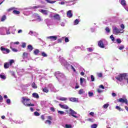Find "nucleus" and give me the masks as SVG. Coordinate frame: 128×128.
<instances>
[{
	"label": "nucleus",
	"instance_id": "obj_21",
	"mask_svg": "<svg viewBox=\"0 0 128 128\" xmlns=\"http://www.w3.org/2000/svg\"><path fill=\"white\" fill-rule=\"evenodd\" d=\"M28 54L26 52H24L22 54V58H28Z\"/></svg>",
	"mask_w": 128,
	"mask_h": 128
},
{
	"label": "nucleus",
	"instance_id": "obj_15",
	"mask_svg": "<svg viewBox=\"0 0 128 128\" xmlns=\"http://www.w3.org/2000/svg\"><path fill=\"white\" fill-rule=\"evenodd\" d=\"M67 16L68 18H72V10H69L67 12Z\"/></svg>",
	"mask_w": 128,
	"mask_h": 128
},
{
	"label": "nucleus",
	"instance_id": "obj_18",
	"mask_svg": "<svg viewBox=\"0 0 128 128\" xmlns=\"http://www.w3.org/2000/svg\"><path fill=\"white\" fill-rule=\"evenodd\" d=\"M28 50H29V52H32L34 50V48L32 45H28Z\"/></svg>",
	"mask_w": 128,
	"mask_h": 128
},
{
	"label": "nucleus",
	"instance_id": "obj_16",
	"mask_svg": "<svg viewBox=\"0 0 128 128\" xmlns=\"http://www.w3.org/2000/svg\"><path fill=\"white\" fill-rule=\"evenodd\" d=\"M33 98H39L40 96H38V94L36 92H34L32 94Z\"/></svg>",
	"mask_w": 128,
	"mask_h": 128
},
{
	"label": "nucleus",
	"instance_id": "obj_60",
	"mask_svg": "<svg viewBox=\"0 0 128 128\" xmlns=\"http://www.w3.org/2000/svg\"><path fill=\"white\" fill-rule=\"evenodd\" d=\"M87 120H88V122H94L92 120V118H88Z\"/></svg>",
	"mask_w": 128,
	"mask_h": 128
},
{
	"label": "nucleus",
	"instance_id": "obj_58",
	"mask_svg": "<svg viewBox=\"0 0 128 128\" xmlns=\"http://www.w3.org/2000/svg\"><path fill=\"white\" fill-rule=\"evenodd\" d=\"M50 110H52V112H53L56 111V110H54V108L53 107H51L50 108Z\"/></svg>",
	"mask_w": 128,
	"mask_h": 128
},
{
	"label": "nucleus",
	"instance_id": "obj_61",
	"mask_svg": "<svg viewBox=\"0 0 128 128\" xmlns=\"http://www.w3.org/2000/svg\"><path fill=\"white\" fill-rule=\"evenodd\" d=\"M6 104H10V100L8 99L6 101Z\"/></svg>",
	"mask_w": 128,
	"mask_h": 128
},
{
	"label": "nucleus",
	"instance_id": "obj_51",
	"mask_svg": "<svg viewBox=\"0 0 128 128\" xmlns=\"http://www.w3.org/2000/svg\"><path fill=\"white\" fill-rule=\"evenodd\" d=\"M42 56L44 57L48 56L46 55V53H44V52H42Z\"/></svg>",
	"mask_w": 128,
	"mask_h": 128
},
{
	"label": "nucleus",
	"instance_id": "obj_8",
	"mask_svg": "<svg viewBox=\"0 0 128 128\" xmlns=\"http://www.w3.org/2000/svg\"><path fill=\"white\" fill-rule=\"evenodd\" d=\"M47 38L50 40H58V36H50L47 37Z\"/></svg>",
	"mask_w": 128,
	"mask_h": 128
},
{
	"label": "nucleus",
	"instance_id": "obj_31",
	"mask_svg": "<svg viewBox=\"0 0 128 128\" xmlns=\"http://www.w3.org/2000/svg\"><path fill=\"white\" fill-rule=\"evenodd\" d=\"M108 106H110V104L107 103L103 106V108H108Z\"/></svg>",
	"mask_w": 128,
	"mask_h": 128
},
{
	"label": "nucleus",
	"instance_id": "obj_33",
	"mask_svg": "<svg viewBox=\"0 0 128 128\" xmlns=\"http://www.w3.org/2000/svg\"><path fill=\"white\" fill-rule=\"evenodd\" d=\"M84 94V89H80V90H79L78 94Z\"/></svg>",
	"mask_w": 128,
	"mask_h": 128
},
{
	"label": "nucleus",
	"instance_id": "obj_6",
	"mask_svg": "<svg viewBox=\"0 0 128 128\" xmlns=\"http://www.w3.org/2000/svg\"><path fill=\"white\" fill-rule=\"evenodd\" d=\"M70 114L72 116H74V118H78V116L74 115V114H76V112H74V110H72V108H70Z\"/></svg>",
	"mask_w": 128,
	"mask_h": 128
},
{
	"label": "nucleus",
	"instance_id": "obj_64",
	"mask_svg": "<svg viewBox=\"0 0 128 128\" xmlns=\"http://www.w3.org/2000/svg\"><path fill=\"white\" fill-rule=\"evenodd\" d=\"M40 8V6H33V8Z\"/></svg>",
	"mask_w": 128,
	"mask_h": 128
},
{
	"label": "nucleus",
	"instance_id": "obj_55",
	"mask_svg": "<svg viewBox=\"0 0 128 128\" xmlns=\"http://www.w3.org/2000/svg\"><path fill=\"white\" fill-rule=\"evenodd\" d=\"M97 92L98 94H100L101 92H102L103 90H100V89H98Z\"/></svg>",
	"mask_w": 128,
	"mask_h": 128
},
{
	"label": "nucleus",
	"instance_id": "obj_28",
	"mask_svg": "<svg viewBox=\"0 0 128 128\" xmlns=\"http://www.w3.org/2000/svg\"><path fill=\"white\" fill-rule=\"evenodd\" d=\"M84 78H80V84L81 86H82V84H84Z\"/></svg>",
	"mask_w": 128,
	"mask_h": 128
},
{
	"label": "nucleus",
	"instance_id": "obj_39",
	"mask_svg": "<svg viewBox=\"0 0 128 128\" xmlns=\"http://www.w3.org/2000/svg\"><path fill=\"white\" fill-rule=\"evenodd\" d=\"M98 127V125L96 124H93L91 126L92 128H96Z\"/></svg>",
	"mask_w": 128,
	"mask_h": 128
},
{
	"label": "nucleus",
	"instance_id": "obj_17",
	"mask_svg": "<svg viewBox=\"0 0 128 128\" xmlns=\"http://www.w3.org/2000/svg\"><path fill=\"white\" fill-rule=\"evenodd\" d=\"M10 63L8 62H5L4 63V68L6 69V68H10Z\"/></svg>",
	"mask_w": 128,
	"mask_h": 128
},
{
	"label": "nucleus",
	"instance_id": "obj_57",
	"mask_svg": "<svg viewBox=\"0 0 128 128\" xmlns=\"http://www.w3.org/2000/svg\"><path fill=\"white\" fill-rule=\"evenodd\" d=\"M70 42V40H68V38H65V42Z\"/></svg>",
	"mask_w": 128,
	"mask_h": 128
},
{
	"label": "nucleus",
	"instance_id": "obj_37",
	"mask_svg": "<svg viewBox=\"0 0 128 128\" xmlns=\"http://www.w3.org/2000/svg\"><path fill=\"white\" fill-rule=\"evenodd\" d=\"M34 115L36 116H40V114L38 113V112H34Z\"/></svg>",
	"mask_w": 128,
	"mask_h": 128
},
{
	"label": "nucleus",
	"instance_id": "obj_4",
	"mask_svg": "<svg viewBox=\"0 0 128 128\" xmlns=\"http://www.w3.org/2000/svg\"><path fill=\"white\" fill-rule=\"evenodd\" d=\"M116 78L118 82H122L124 80V74H120L118 76L116 77Z\"/></svg>",
	"mask_w": 128,
	"mask_h": 128
},
{
	"label": "nucleus",
	"instance_id": "obj_11",
	"mask_svg": "<svg viewBox=\"0 0 128 128\" xmlns=\"http://www.w3.org/2000/svg\"><path fill=\"white\" fill-rule=\"evenodd\" d=\"M59 106L61 108H64V110H68V106L66 104H59Z\"/></svg>",
	"mask_w": 128,
	"mask_h": 128
},
{
	"label": "nucleus",
	"instance_id": "obj_50",
	"mask_svg": "<svg viewBox=\"0 0 128 128\" xmlns=\"http://www.w3.org/2000/svg\"><path fill=\"white\" fill-rule=\"evenodd\" d=\"M58 44H60V42H62V38H59L58 40Z\"/></svg>",
	"mask_w": 128,
	"mask_h": 128
},
{
	"label": "nucleus",
	"instance_id": "obj_23",
	"mask_svg": "<svg viewBox=\"0 0 128 128\" xmlns=\"http://www.w3.org/2000/svg\"><path fill=\"white\" fill-rule=\"evenodd\" d=\"M0 78L2 80H6V76L4 75V73L0 74Z\"/></svg>",
	"mask_w": 128,
	"mask_h": 128
},
{
	"label": "nucleus",
	"instance_id": "obj_3",
	"mask_svg": "<svg viewBox=\"0 0 128 128\" xmlns=\"http://www.w3.org/2000/svg\"><path fill=\"white\" fill-rule=\"evenodd\" d=\"M117 102H120L121 104H126L127 106H128V100L126 98H120L117 100Z\"/></svg>",
	"mask_w": 128,
	"mask_h": 128
},
{
	"label": "nucleus",
	"instance_id": "obj_46",
	"mask_svg": "<svg viewBox=\"0 0 128 128\" xmlns=\"http://www.w3.org/2000/svg\"><path fill=\"white\" fill-rule=\"evenodd\" d=\"M16 10V8L14 7L10 8L8 9V12H10V10Z\"/></svg>",
	"mask_w": 128,
	"mask_h": 128
},
{
	"label": "nucleus",
	"instance_id": "obj_42",
	"mask_svg": "<svg viewBox=\"0 0 128 128\" xmlns=\"http://www.w3.org/2000/svg\"><path fill=\"white\" fill-rule=\"evenodd\" d=\"M110 38H111L112 42H114V35H111L110 36Z\"/></svg>",
	"mask_w": 128,
	"mask_h": 128
},
{
	"label": "nucleus",
	"instance_id": "obj_63",
	"mask_svg": "<svg viewBox=\"0 0 128 128\" xmlns=\"http://www.w3.org/2000/svg\"><path fill=\"white\" fill-rule=\"evenodd\" d=\"M120 28L124 30V24H121Z\"/></svg>",
	"mask_w": 128,
	"mask_h": 128
},
{
	"label": "nucleus",
	"instance_id": "obj_59",
	"mask_svg": "<svg viewBox=\"0 0 128 128\" xmlns=\"http://www.w3.org/2000/svg\"><path fill=\"white\" fill-rule=\"evenodd\" d=\"M116 42L118 44H120V42H122V40L120 39H117Z\"/></svg>",
	"mask_w": 128,
	"mask_h": 128
},
{
	"label": "nucleus",
	"instance_id": "obj_47",
	"mask_svg": "<svg viewBox=\"0 0 128 128\" xmlns=\"http://www.w3.org/2000/svg\"><path fill=\"white\" fill-rule=\"evenodd\" d=\"M91 81L92 82H94V76L93 75H91Z\"/></svg>",
	"mask_w": 128,
	"mask_h": 128
},
{
	"label": "nucleus",
	"instance_id": "obj_13",
	"mask_svg": "<svg viewBox=\"0 0 128 128\" xmlns=\"http://www.w3.org/2000/svg\"><path fill=\"white\" fill-rule=\"evenodd\" d=\"M39 12L43 14H45L46 16H48V10H40Z\"/></svg>",
	"mask_w": 128,
	"mask_h": 128
},
{
	"label": "nucleus",
	"instance_id": "obj_43",
	"mask_svg": "<svg viewBox=\"0 0 128 128\" xmlns=\"http://www.w3.org/2000/svg\"><path fill=\"white\" fill-rule=\"evenodd\" d=\"M65 126H66V128H72V125L71 124H66L65 125Z\"/></svg>",
	"mask_w": 128,
	"mask_h": 128
},
{
	"label": "nucleus",
	"instance_id": "obj_10",
	"mask_svg": "<svg viewBox=\"0 0 128 128\" xmlns=\"http://www.w3.org/2000/svg\"><path fill=\"white\" fill-rule=\"evenodd\" d=\"M54 76H56V78H60V76H63V74H62L60 73V72H57L54 73Z\"/></svg>",
	"mask_w": 128,
	"mask_h": 128
},
{
	"label": "nucleus",
	"instance_id": "obj_2",
	"mask_svg": "<svg viewBox=\"0 0 128 128\" xmlns=\"http://www.w3.org/2000/svg\"><path fill=\"white\" fill-rule=\"evenodd\" d=\"M122 29H118L116 26H114L112 28V32L114 34H122L124 31H122Z\"/></svg>",
	"mask_w": 128,
	"mask_h": 128
},
{
	"label": "nucleus",
	"instance_id": "obj_35",
	"mask_svg": "<svg viewBox=\"0 0 128 128\" xmlns=\"http://www.w3.org/2000/svg\"><path fill=\"white\" fill-rule=\"evenodd\" d=\"M45 124H52V121L50 120H46L45 121Z\"/></svg>",
	"mask_w": 128,
	"mask_h": 128
},
{
	"label": "nucleus",
	"instance_id": "obj_20",
	"mask_svg": "<svg viewBox=\"0 0 128 128\" xmlns=\"http://www.w3.org/2000/svg\"><path fill=\"white\" fill-rule=\"evenodd\" d=\"M12 14H20V12L18 10H14L12 12Z\"/></svg>",
	"mask_w": 128,
	"mask_h": 128
},
{
	"label": "nucleus",
	"instance_id": "obj_7",
	"mask_svg": "<svg viewBox=\"0 0 128 128\" xmlns=\"http://www.w3.org/2000/svg\"><path fill=\"white\" fill-rule=\"evenodd\" d=\"M98 46H100V48H104V42H102V40H100L98 42Z\"/></svg>",
	"mask_w": 128,
	"mask_h": 128
},
{
	"label": "nucleus",
	"instance_id": "obj_14",
	"mask_svg": "<svg viewBox=\"0 0 128 128\" xmlns=\"http://www.w3.org/2000/svg\"><path fill=\"white\" fill-rule=\"evenodd\" d=\"M69 100L72 102H78V98H69Z\"/></svg>",
	"mask_w": 128,
	"mask_h": 128
},
{
	"label": "nucleus",
	"instance_id": "obj_36",
	"mask_svg": "<svg viewBox=\"0 0 128 128\" xmlns=\"http://www.w3.org/2000/svg\"><path fill=\"white\" fill-rule=\"evenodd\" d=\"M26 46V42H22V48H24Z\"/></svg>",
	"mask_w": 128,
	"mask_h": 128
},
{
	"label": "nucleus",
	"instance_id": "obj_26",
	"mask_svg": "<svg viewBox=\"0 0 128 128\" xmlns=\"http://www.w3.org/2000/svg\"><path fill=\"white\" fill-rule=\"evenodd\" d=\"M59 100H62V102L68 100V98H60Z\"/></svg>",
	"mask_w": 128,
	"mask_h": 128
},
{
	"label": "nucleus",
	"instance_id": "obj_22",
	"mask_svg": "<svg viewBox=\"0 0 128 128\" xmlns=\"http://www.w3.org/2000/svg\"><path fill=\"white\" fill-rule=\"evenodd\" d=\"M39 53H40V50H38V49L35 50L34 52V54L36 56H37V54H38Z\"/></svg>",
	"mask_w": 128,
	"mask_h": 128
},
{
	"label": "nucleus",
	"instance_id": "obj_41",
	"mask_svg": "<svg viewBox=\"0 0 128 128\" xmlns=\"http://www.w3.org/2000/svg\"><path fill=\"white\" fill-rule=\"evenodd\" d=\"M10 48H11V50H12L13 52H18V50L16 49V48H13L12 47L10 46Z\"/></svg>",
	"mask_w": 128,
	"mask_h": 128
},
{
	"label": "nucleus",
	"instance_id": "obj_12",
	"mask_svg": "<svg viewBox=\"0 0 128 128\" xmlns=\"http://www.w3.org/2000/svg\"><path fill=\"white\" fill-rule=\"evenodd\" d=\"M53 18H54L57 20H60V14H58L54 15Z\"/></svg>",
	"mask_w": 128,
	"mask_h": 128
},
{
	"label": "nucleus",
	"instance_id": "obj_25",
	"mask_svg": "<svg viewBox=\"0 0 128 128\" xmlns=\"http://www.w3.org/2000/svg\"><path fill=\"white\" fill-rule=\"evenodd\" d=\"M32 88H38V86H36V83H34V82L32 84Z\"/></svg>",
	"mask_w": 128,
	"mask_h": 128
},
{
	"label": "nucleus",
	"instance_id": "obj_44",
	"mask_svg": "<svg viewBox=\"0 0 128 128\" xmlns=\"http://www.w3.org/2000/svg\"><path fill=\"white\" fill-rule=\"evenodd\" d=\"M74 24H78V22H80V21L78 20V19H76L74 22Z\"/></svg>",
	"mask_w": 128,
	"mask_h": 128
},
{
	"label": "nucleus",
	"instance_id": "obj_19",
	"mask_svg": "<svg viewBox=\"0 0 128 128\" xmlns=\"http://www.w3.org/2000/svg\"><path fill=\"white\" fill-rule=\"evenodd\" d=\"M120 4L123 6H126V2L124 0H121Z\"/></svg>",
	"mask_w": 128,
	"mask_h": 128
},
{
	"label": "nucleus",
	"instance_id": "obj_52",
	"mask_svg": "<svg viewBox=\"0 0 128 128\" xmlns=\"http://www.w3.org/2000/svg\"><path fill=\"white\" fill-rule=\"evenodd\" d=\"M40 118L42 120H45L44 116L42 115L40 116Z\"/></svg>",
	"mask_w": 128,
	"mask_h": 128
},
{
	"label": "nucleus",
	"instance_id": "obj_40",
	"mask_svg": "<svg viewBox=\"0 0 128 128\" xmlns=\"http://www.w3.org/2000/svg\"><path fill=\"white\" fill-rule=\"evenodd\" d=\"M97 76L98 78H102V73H98Z\"/></svg>",
	"mask_w": 128,
	"mask_h": 128
},
{
	"label": "nucleus",
	"instance_id": "obj_49",
	"mask_svg": "<svg viewBox=\"0 0 128 128\" xmlns=\"http://www.w3.org/2000/svg\"><path fill=\"white\" fill-rule=\"evenodd\" d=\"M88 52H92L94 50L92 48H88Z\"/></svg>",
	"mask_w": 128,
	"mask_h": 128
},
{
	"label": "nucleus",
	"instance_id": "obj_5",
	"mask_svg": "<svg viewBox=\"0 0 128 128\" xmlns=\"http://www.w3.org/2000/svg\"><path fill=\"white\" fill-rule=\"evenodd\" d=\"M0 50L4 54H10V50L4 48V46H1L0 48Z\"/></svg>",
	"mask_w": 128,
	"mask_h": 128
},
{
	"label": "nucleus",
	"instance_id": "obj_27",
	"mask_svg": "<svg viewBox=\"0 0 128 128\" xmlns=\"http://www.w3.org/2000/svg\"><path fill=\"white\" fill-rule=\"evenodd\" d=\"M116 110H119V112H122V111L124 110L122 109V108H120V106H116Z\"/></svg>",
	"mask_w": 128,
	"mask_h": 128
},
{
	"label": "nucleus",
	"instance_id": "obj_54",
	"mask_svg": "<svg viewBox=\"0 0 128 128\" xmlns=\"http://www.w3.org/2000/svg\"><path fill=\"white\" fill-rule=\"evenodd\" d=\"M99 88H102V90H104V86L102 84L100 85Z\"/></svg>",
	"mask_w": 128,
	"mask_h": 128
},
{
	"label": "nucleus",
	"instance_id": "obj_45",
	"mask_svg": "<svg viewBox=\"0 0 128 128\" xmlns=\"http://www.w3.org/2000/svg\"><path fill=\"white\" fill-rule=\"evenodd\" d=\"M94 96V92H88V96L91 97Z\"/></svg>",
	"mask_w": 128,
	"mask_h": 128
},
{
	"label": "nucleus",
	"instance_id": "obj_53",
	"mask_svg": "<svg viewBox=\"0 0 128 128\" xmlns=\"http://www.w3.org/2000/svg\"><path fill=\"white\" fill-rule=\"evenodd\" d=\"M124 46H121L119 48V50H124Z\"/></svg>",
	"mask_w": 128,
	"mask_h": 128
},
{
	"label": "nucleus",
	"instance_id": "obj_9",
	"mask_svg": "<svg viewBox=\"0 0 128 128\" xmlns=\"http://www.w3.org/2000/svg\"><path fill=\"white\" fill-rule=\"evenodd\" d=\"M32 16L33 18H37V20L39 22H40V20H42V18H40V16L38 14H34Z\"/></svg>",
	"mask_w": 128,
	"mask_h": 128
},
{
	"label": "nucleus",
	"instance_id": "obj_38",
	"mask_svg": "<svg viewBox=\"0 0 128 128\" xmlns=\"http://www.w3.org/2000/svg\"><path fill=\"white\" fill-rule=\"evenodd\" d=\"M42 91L44 92H48V88H44Z\"/></svg>",
	"mask_w": 128,
	"mask_h": 128
},
{
	"label": "nucleus",
	"instance_id": "obj_48",
	"mask_svg": "<svg viewBox=\"0 0 128 128\" xmlns=\"http://www.w3.org/2000/svg\"><path fill=\"white\" fill-rule=\"evenodd\" d=\"M105 30L108 32H110V28L108 27H106Z\"/></svg>",
	"mask_w": 128,
	"mask_h": 128
},
{
	"label": "nucleus",
	"instance_id": "obj_1",
	"mask_svg": "<svg viewBox=\"0 0 128 128\" xmlns=\"http://www.w3.org/2000/svg\"><path fill=\"white\" fill-rule=\"evenodd\" d=\"M22 104H24V106H34V104L26 103L28 102H30V99L26 98V97H22Z\"/></svg>",
	"mask_w": 128,
	"mask_h": 128
},
{
	"label": "nucleus",
	"instance_id": "obj_56",
	"mask_svg": "<svg viewBox=\"0 0 128 128\" xmlns=\"http://www.w3.org/2000/svg\"><path fill=\"white\" fill-rule=\"evenodd\" d=\"M70 67H71L72 70L74 72H76V69L74 68V67L72 66V65H71V66H70Z\"/></svg>",
	"mask_w": 128,
	"mask_h": 128
},
{
	"label": "nucleus",
	"instance_id": "obj_29",
	"mask_svg": "<svg viewBox=\"0 0 128 128\" xmlns=\"http://www.w3.org/2000/svg\"><path fill=\"white\" fill-rule=\"evenodd\" d=\"M46 2H48V4H54L56 1H52L51 0H46Z\"/></svg>",
	"mask_w": 128,
	"mask_h": 128
},
{
	"label": "nucleus",
	"instance_id": "obj_30",
	"mask_svg": "<svg viewBox=\"0 0 128 128\" xmlns=\"http://www.w3.org/2000/svg\"><path fill=\"white\" fill-rule=\"evenodd\" d=\"M14 60H10L9 62L10 66H12V64H14Z\"/></svg>",
	"mask_w": 128,
	"mask_h": 128
},
{
	"label": "nucleus",
	"instance_id": "obj_34",
	"mask_svg": "<svg viewBox=\"0 0 128 128\" xmlns=\"http://www.w3.org/2000/svg\"><path fill=\"white\" fill-rule=\"evenodd\" d=\"M58 113L59 114L62 115V114H64V111H60V110H58Z\"/></svg>",
	"mask_w": 128,
	"mask_h": 128
},
{
	"label": "nucleus",
	"instance_id": "obj_32",
	"mask_svg": "<svg viewBox=\"0 0 128 128\" xmlns=\"http://www.w3.org/2000/svg\"><path fill=\"white\" fill-rule=\"evenodd\" d=\"M124 80H128V74H124Z\"/></svg>",
	"mask_w": 128,
	"mask_h": 128
},
{
	"label": "nucleus",
	"instance_id": "obj_24",
	"mask_svg": "<svg viewBox=\"0 0 128 128\" xmlns=\"http://www.w3.org/2000/svg\"><path fill=\"white\" fill-rule=\"evenodd\" d=\"M6 20V15H4L3 16H2L1 18V22H4Z\"/></svg>",
	"mask_w": 128,
	"mask_h": 128
},
{
	"label": "nucleus",
	"instance_id": "obj_62",
	"mask_svg": "<svg viewBox=\"0 0 128 128\" xmlns=\"http://www.w3.org/2000/svg\"><path fill=\"white\" fill-rule=\"evenodd\" d=\"M90 116H94V112H90Z\"/></svg>",
	"mask_w": 128,
	"mask_h": 128
}]
</instances>
